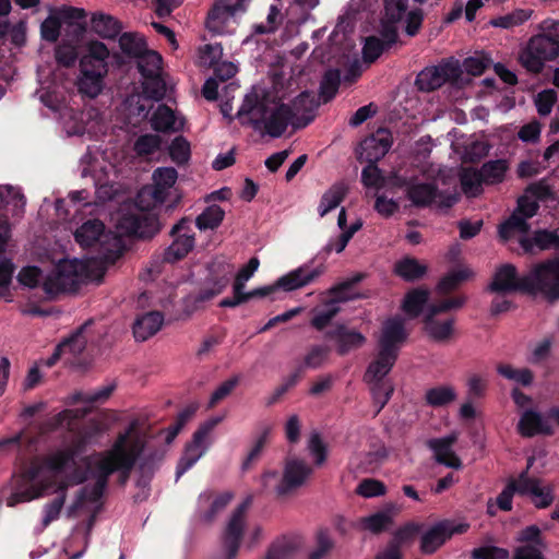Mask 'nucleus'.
I'll list each match as a JSON object with an SVG mask.
<instances>
[{"mask_svg":"<svg viewBox=\"0 0 559 559\" xmlns=\"http://www.w3.org/2000/svg\"><path fill=\"white\" fill-rule=\"evenodd\" d=\"M491 293L542 294L548 301L559 299V257L535 264L528 273L519 276L515 265H500L488 286Z\"/></svg>","mask_w":559,"mask_h":559,"instance_id":"obj_1","label":"nucleus"},{"mask_svg":"<svg viewBox=\"0 0 559 559\" xmlns=\"http://www.w3.org/2000/svg\"><path fill=\"white\" fill-rule=\"evenodd\" d=\"M132 427L120 432L111 448L104 452H96V471L103 472L107 483L114 473H118V483L124 486L144 452L145 441L139 436L131 437Z\"/></svg>","mask_w":559,"mask_h":559,"instance_id":"obj_2","label":"nucleus"},{"mask_svg":"<svg viewBox=\"0 0 559 559\" xmlns=\"http://www.w3.org/2000/svg\"><path fill=\"white\" fill-rule=\"evenodd\" d=\"M559 57V21L546 19L538 25V33L532 36L520 53V62L528 72L538 74L546 61Z\"/></svg>","mask_w":559,"mask_h":559,"instance_id":"obj_3","label":"nucleus"},{"mask_svg":"<svg viewBox=\"0 0 559 559\" xmlns=\"http://www.w3.org/2000/svg\"><path fill=\"white\" fill-rule=\"evenodd\" d=\"M93 278L91 265L82 260H60L45 277L43 289L53 298L60 294L76 293L80 287Z\"/></svg>","mask_w":559,"mask_h":559,"instance_id":"obj_4","label":"nucleus"},{"mask_svg":"<svg viewBox=\"0 0 559 559\" xmlns=\"http://www.w3.org/2000/svg\"><path fill=\"white\" fill-rule=\"evenodd\" d=\"M324 267L318 266L310 269L309 265L304 264L296 270L281 276L274 284L254 288L246 294V296L234 295L233 297H226L219 301V307L223 308H235L245 304L253 298L272 297L280 289L284 292H293L308 284L312 283L321 274H323Z\"/></svg>","mask_w":559,"mask_h":559,"instance_id":"obj_5","label":"nucleus"},{"mask_svg":"<svg viewBox=\"0 0 559 559\" xmlns=\"http://www.w3.org/2000/svg\"><path fill=\"white\" fill-rule=\"evenodd\" d=\"M90 412L91 408L88 407L64 409L55 415L48 426L49 430L66 428L68 431L73 432V438L67 449L75 459L85 452L87 445L99 435V429L96 425L79 427V421Z\"/></svg>","mask_w":559,"mask_h":559,"instance_id":"obj_6","label":"nucleus"},{"mask_svg":"<svg viewBox=\"0 0 559 559\" xmlns=\"http://www.w3.org/2000/svg\"><path fill=\"white\" fill-rule=\"evenodd\" d=\"M471 80L464 75V71L459 60L448 58L440 61L437 66L426 67L416 76L415 85L420 92H433L445 83L456 88H462L469 84Z\"/></svg>","mask_w":559,"mask_h":559,"instance_id":"obj_7","label":"nucleus"},{"mask_svg":"<svg viewBox=\"0 0 559 559\" xmlns=\"http://www.w3.org/2000/svg\"><path fill=\"white\" fill-rule=\"evenodd\" d=\"M408 338V332L405 329V321L402 317L395 316L386 319L381 329L378 340V354L372 368L389 367L393 368L402 345Z\"/></svg>","mask_w":559,"mask_h":559,"instance_id":"obj_8","label":"nucleus"},{"mask_svg":"<svg viewBox=\"0 0 559 559\" xmlns=\"http://www.w3.org/2000/svg\"><path fill=\"white\" fill-rule=\"evenodd\" d=\"M35 499V455L23 461L10 480L0 488V501L8 507Z\"/></svg>","mask_w":559,"mask_h":559,"instance_id":"obj_9","label":"nucleus"},{"mask_svg":"<svg viewBox=\"0 0 559 559\" xmlns=\"http://www.w3.org/2000/svg\"><path fill=\"white\" fill-rule=\"evenodd\" d=\"M39 464L37 463V474L39 473ZM70 487V481L66 477L55 475L51 479L45 481L37 478V498L56 493V497L44 506L43 509V525L46 527L51 522L57 520L64 506L67 499V491Z\"/></svg>","mask_w":559,"mask_h":559,"instance_id":"obj_10","label":"nucleus"},{"mask_svg":"<svg viewBox=\"0 0 559 559\" xmlns=\"http://www.w3.org/2000/svg\"><path fill=\"white\" fill-rule=\"evenodd\" d=\"M233 272L234 266L224 260H214L210 263L207 276L193 297L194 302H205L219 295L228 286Z\"/></svg>","mask_w":559,"mask_h":559,"instance_id":"obj_11","label":"nucleus"},{"mask_svg":"<svg viewBox=\"0 0 559 559\" xmlns=\"http://www.w3.org/2000/svg\"><path fill=\"white\" fill-rule=\"evenodd\" d=\"M80 462L83 466H76L70 475L66 477L70 481L71 485H80L85 483L88 477H94L95 483L92 487H88V491L86 492V501L97 502L102 499L108 483L103 474V472L96 471V459L95 455H85L81 457Z\"/></svg>","mask_w":559,"mask_h":559,"instance_id":"obj_12","label":"nucleus"},{"mask_svg":"<svg viewBox=\"0 0 559 559\" xmlns=\"http://www.w3.org/2000/svg\"><path fill=\"white\" fill-rule=\"evenodd\" d=\"M117 228L122 235L151 239L160 230L158 218L148 212L134 211L121 215Z\"/></svg>","mask_w":559,"mask_h":559,"instance_id":"obj_13","label":"nucleus"},{"mask_svg":"<svg viewBox=\"0 0 559 559\" xmlns=\"http://www.w3.org/2000/svg\"><path fill=\"white\" fill-rule=\"evenodd\" d=\"M223 420L222 416L212 417L202 423L199 428L193 432L192 440L187 444L185 454L180 459L176 477H181L188 469H190L199 459L205 453L206 448H202L204 441L213 431V429Z\"/></svg>","mask_w":559,"mask_h":559,"instance_id":"obj_14","label":"nucleus"},{"mask_svg":"<svg viewBox=\"0 0 559 559\" xmlns=\"http://www.w3.org/2000/svg\"><path fill=\"white\" fill-rule=\"evenodd\" d=\"M169 235L174 240L165 249L163 260L167 263H175L186 258L194 248L195 239L191 229V221L188 217H182L173 226Z\"/></svg>","mask_w":559,"mask_h":559,"instance_id":"obj_15","label":"nucleus"},{"mask_svg":"<svg viewBox=\"0 0 559 559\" xmlns=\"http://www.w3.org/2000/svg\"><path fill=\"white\" fill-rule=\"evenodd\" d=\"M251 504V497L246 498L233 512L223 536V545L226 550V559H236L243 532L245 518Z\"/></svg>","mask_w":559,"mask_h":559,"instance_id":"obj_16","label":"nucleus"},{"mask_svg":"<svg viewBox=\"0 0 559 559\" xmlns=\"http://www.w3.org/2000/svg\"><path fill=\"white\" fill-rule=\"evenodd\" d=\"M373 361H371L364 374V381L370 385V391L372 394V400L374 405L377 406L376 415H378L383 407L390 401L394 388L390 380H386V374L392 370V368L386 367H378L372 368Z\"/></svg>","mask_w":559,"mask_h":559,"instance_id":"obj_17","label":"nucleus"},{"mask_svg":"<svg viewBox=\"0 0 559 559\" xmlns=\"http://www.w3.org/2000/svg\"><path fill=\"white\" fill-rule=\"evenodd\" d=\"M312 467L300 459H287L284 466L283 477L276 487L278 496H286L300 488L312 475Z\"/></svg>","mask_w":559,"mask_h":559,"instance_id":"obj_18","label":"nucleus"},{"mask_svg":"<svg viewBox=\"0 0 559 559\" xmlns=\"http://www.w3.org/2000/svg\"><path fill=\"white\" fill-rule=\"evenodd\" d=\"M270 109L264 98H260L257 93H251L246 95L237 116L241 120V124H248L255 131H262Z\"/></svg>","mask_w":559,"mask_h":559,"instance_id":"obj_19","label":"nucleus"},{"mask_svg":"<svg viewBox=\"0 0 559 559\" xmlns=\"http://www.w3.org/2000/svg\"><path fill=\"white\" fill-rule=\"evenodd\" d=\"M407 198L417 207H427L438 199L439 207H451L456 199L453 195H444L435 183L420 182L411 185L407 188Z\"/></svg>","mask_w":559,"mask_h":559,"instance_id":"obj_20","label":"nucleus"},{"mask_svg":"<svg viewBox=\"0 0 559 559\" xmlns=\"http://www.w3.org/2000/svg\"><path fill=\"white\" fill-rule=\"evenodd\" d=\"M393 143L392 133L385 128H379L360 143V162L377 163L390 151Z\"/></svg>","mask_w":559,"mask_h":559,"instance_id":"obj_21","label":"nucleus"},{"mask_svg":"<svg viewBox=\"0 0 559 559\" xmlns=\"http://www.w3.org/2000/svg\"><path fill=\"white\" fill-rule=\"evenodd\" d=\"M530 465L520 473L521 490L520 496H531L532 503L537 509H546L554 502L552 487H542L540 479L528 476Z\"/></svg>","mask_w":559,"mask_h":559,"instance_id":"obj_22","label":"nucleus"},{"mask_svg":"<svg viewBox=\"0 0 559 559\" xmlns=\"http://www.w3.org/2000/svg\"><path fill=\"white\" fill-rule=\"evenodd\" d=\"M247 0H221L219 3L209 11L206 17V28L210 32L221 34L227 22L238 11L245 10V2Z\"/></svg>","mask_w":559,"mask_h":559,"instance_id":"obj_23","label":"nucleus"},{"mask_svg":"<svg viewBox=\"0 0 559 559\" xmlns=\"http://www.w3.org/2000/svg\"><path fill=\"white\" fill-rule=\"evenodd\" d=\"M320 106V102L312 92L304 91L292 102V109L295 111L293 127L302 129L310 124L314 119V112Z\"/></svg>","mask_w":559,"mask_h":559,"instance_id":"obj_24","label":"nucleus"},{"mask_svg":"<svg viewBox=\"0 0 559 559\" xmlns=\"http://www.w3.org/2000/svg\"><path fill=\"white\" fill-rule=\"evenodd\" d=\"M325 337L336 343V353L345 356L349 352L360 348L366 343V337L356 330H350L344 324H338L325 333Z\"/></svg>","mask_w":559,"mask_h":559,"instance_id":"obj_25","label":"nucleus"},{"mask_svg":"<svg viewBox=\"0 0 559 559\" xmlns=\"http://www.w3.org/2000/svg\"><path fill=\"white\" fill-rule=\"evenodd\" d=\"M516 430L523 438H533L538 435L552 436L555 433L552 426L535 409H526L522 413Z\"/></svg>","mask_w":559,"mask_h":559,"instance_id":"obj_26","label":"nucleus"},{"mask_svg":"<svg viewBox=\"0 0 559 559\" xmlns=\"http://www.w3.org/2000/svg\"><path fill=\"white\" fill-rule=\"evenodd\" d=\"M295 111L288 104H280L275 108H271L265 126L264 132L271 138H281L286 131L289 123L293 124Z\"/></svg>","mask_w":559,"mask_h":559,"instance_id":"obj_27","label":"nucleus"},{"mask_svg":"<svg viewBox=\"0 0 559 559\" xmlns=\"http://www.w3.org/2000/svg\"><path fill=\"white\" fill-rule=\"evenodd\" d=\"M80 76L78 79V91L88 98L97 97L104 87V78L107 73H103L100 69L91 66L80 64Z\"/></svg>","mask_w":559,"mask_h":559,"instance_id":"obj_28","label":"nucleus"},{"mask_svg":"<svg viewBox=\"0 0 559 559\" xmlns=\"http://www.w3.org/2000/svg\"><path fill=\"white\" fill-rule=\"evenodd\" d=\"M34 441L35 431L32 426H28L12 437L0 439V451L14 447L19 452L20 460L23 462L35 455Z\"/></svg>","mask_w":559,"mask_h":559,"instance_id":"obj_29","label":"nucleus"},{"mask_svg":"<svg viewBox=\"0 0 559 559\" xmlns=\"http://www.w3.org/2000/svg\"><path fill=\"white\" fill-rule=\"evenodd\" d=\"M438 314L439 313H432V310L428 309L423 319L424 331L431 340L445 342L453 335L455 319L449 318L441 321L437 318Z\"/></svg>","mask_w":559,"mask_h":559,"instance_id":"obj_30","label":"nucleus"},{"mask_svg":"<svg viewBox=\"0 0 559 559\" xmlns=\"http://www.w3.org/2000/svg\"><path fill=\"white\" fill-rule=\"evenodd\" d=\"M164 323V314L160 311H148L135 319L132 330L134 338L144 342L155 335Z\"/></svg>","mask_w":559,"mask_h":559,"instance_id":"obj_31","label":"nucleus"},{"mask_svg":"<svg viewBox=\"0 0 559 559\" xmlns=\"http://www.w3.org/2000/svg\"><path fill=\"white\" fill-rule=\"evenodd\" d=\"M366 278L365 273H356L349 278H346L345 281L332 286L328 289L326 295L329 296L325 301L329 302V305H336L341 302H346L349 300H356L364 298V295L361 294H350L352 288L359 284L361 281Z\"/></svg>","mask_w":559,"mask_h":559,"instance_id":"obj_32","label":"nucleus"},{"mask_svg":"<svg viewBox=\"0 0 559 559\" xmlns=\"http://www.w3.org/2000/svg\"><path fill=\"white\" fill-rule=\"evenodd\" d=\"M447 532L443 521L440 520L421 532L419 550L423 555L430 556L436 554L447 542Z\"/></svg>","mask_w":559,"mask_h":559,"instance_id":"obj_33","label":"nucleus"},{"mask_svg":"<svg viewBox=\"0 0 559 559\" xmlns=\"http://www.w3.org/2000/svg\"><path fill=\"white\" fill-rule=\"evenodd\" d=\"M92 323L93 322L91 320L86 321L68 338L61 342L55 349V357H61L66 353H69L74 357L82 354L88 341L87 329L92 325Z\"/></svg>","mask_w":559,"mask_h":559,"instance_id":"obj_34","label":"nucleus"},{"mask_svg":"<svg viewBox=\"0 0 559 559\" xmlns=\"http://www.w3.org/2000/svg\"><path fill=\"white\" fill-rule=\"evenodd\" d=\"M519 245L524 253L534 254L535 248L546 250L559 247V237L555 231L542 229L537 230L533 238L526 236L520 237Z\"/></svg>","mask_w":559,"mask_h":559,"instance_id":"obj_35","label":"nucleus"},{"mask_svg":"<svg viewBox=\"0 0 559 559\" xmlns=\"http://www.w3.org/2000/svg\"><path fill=\"white\" fill-rule=\"evenodd\" d=\"M394 274L407 283L421 280L428 272V266L414 257H404L394 264Z\"/></svg>","mask_w":559,"mask_h":559,"instance_id":"obj_36","label":"nucleus"},{"mask_svg":"<svg viewBox=\"0 0 559 559\" xmlns=\"http://www.w3.org/2000/svg\"><path fill=\"white\" fill-rule=\"evenodd\" d=\"M59 17L63 24L73 33V37L79 41L87 29L86 11L84 9L68 7L59 12Z\"/></svg>","mask_w":559,"mask_h":559,"instance_id":"obj_37","label":"nucleus"},{"mask_svg":"<svg viewBox=\"0 0 559 559\" xmlns=\"http://www.w3.org/2000/svg\"><path fill=\"white\" fill-rule=\"evenodd\" d=\"M91 27L104 39H115L122 29L121 23L116 17L102 12L92 15Z\"/></svg>","mask_w":559,"mask_h":559,"instance_id":"obj_38","label":"nucleus"},{"mask_svg":"<svg viewBox=\"0 0 559 559\" xmlns=\"http://www.w3.org/2000/svg\"><path fill=\"white\" fill-rule=\"evenodd\" d=\"M430 296L427 287H416L408 290L402 302V310L412 319L418 318Z\"/></svg>","mask_w":559,"mask_h":559,"instance_id":"obj_39","label":"nucleus"},{"mask_svg":"<svg viewBox=\"0 0 559 559\" xmlns=\"http://www.w3.org/2000/svg\"><path fill=\"white\" fill-rule=\"evenodd\" d=\"M105 225L99 219H88L83 223L74 233L75 241L83 248L94 246L103 236Z\"/></svg>","mask_w":559,"mask_h":559,"instance_id":"obj_40","label":"nucleus"},{"mask_svg":"<svg viewBox=\"0 0 559 559\" xmlns=\"http://www.w3.org/2000/svg\"><path fill=\"white\" fill-rule=\"evenodd\" d=\"M348 193V186L344 181L332 185L321 197L318 212L324 217L329 212L336 209Z\"/></svg>","mask_w":559,"mask_h":559,"instance_id":"obj_41","label":"nucleus"},{"mask_svg":"<svg viewBox=\"0 0 559 559\" xmlns=\"http://www.w3.org/2000/svg\"><path fill=\"white\" fill-rule=\"evenodd\" d=\"M108 57L109 50L106 45L102 41L94 40L88 44L87 53L81 58L80 64L98 68L103 73H108Z\"/></svg>","mask_w":559,"mask_h":559,"instance_id":"obj_42","label":"nucleus"},{"mask_svg":"<svg viewBox=\"0 0 559 559\" xmlns=\"http://www.w3.org/2000/svg\"><path fill=\"white\" fill-rule=\"evenodd\" d=\"M479 169L486 186L498 185L504 180L509 163L503 158L492 159L485 162Z\"/></svg>","mask_w":559,"mask_h":559,"instance_id":"obj_43","label":"nucleus"},{"mask_svg":"<svg viewBox=\"0 0 559 559\" xmlns=\"http://www.w3.org/2000/svg\"><path fill=\"white\" fill-rule=\"evenodd\" d=\"M528 230L527 218L513 211L509 218L499 225L498 234L501 240L508 241L515 233L525 235Z\"/></svg>","mask_w":559,"mask_h":559,"instance_id":"obj_44","label":"nucleus"},{"mask_svg":"<svg viewBox=\"0 0 559 559\" xmlns=\"http://www.w3.org/2000/svg\"><path fill=\"white\" fill-rule=\"evenodd\" d=\"M175 123V112L165 104H160L151 118V126L157 132L177 131Z\"/></svg>","mask_w":559,"mask_h":559,"instance_id":"obj_45","label":"nucleus"},{"mask_svg":"<svg viewBox=\"0 0 559 559\" xmlns=\"http://www.w3.org/2000/svg\"><path fill=\"white\" fill-rule=\"evenodd\" d=\"M115 384H108L100 389H97L94 392H82L78 391L69 396L67 403L68 404H78V403H86V404H96L104 403L109 399V396L115 391Z\"/></svg>","mask_w":559,"mask_h":559,"instance_id":"obj_46","label":"nucleus"},{"mask_svg":"<svg viewBox=\"0 0 559 559\" xmlns=\"http://www.w3.org/2000/svg\"><path fill=\"white\" fill-rule=\"evenodd\" d=\"M341 72L338 69H329L324 72L319 87V97L324 104L331 102L340 87Z\"/></svg>","mask_w":559,"mask_h":559,"instance_id":"obj_47","label":"nucleus"},{"mask_svg":"<svg viewBox=\"0 0 559 559\" xmlns=\"http://www.w3.org/2000/svg\"><path fill=\"white\" fill-rule=\"evenodd\" d=\"M119 46L126 56L134 59L147 49L145 39L138 33L121 34L119 37Z\"/></svg>","mask_w":559,"mask_h":559,"instance_id":"obj_48","label":"nucleus"},{"mask_svg":"<svg viewBox=\"0 0 559 559\" xmlns=\"http://www.w3.org/2000/svg\"><path fill=\"white\" fill-rule=\"evenodd\" d=\"M162 56L154 51L146 49L136 58V67L142 78L162 72Z\"/></svg>","mask_w":559,"mask_h":559,"instance_id":"obj_49","label":"nucleus"},{"mask_svg":"<svg viewBox=\"0 0 559 559\" xmlns=\"http://www.w3.org/2000/svg\"><path fill=\"white\" fill-rule=\"evenodd\" d=\"M225 211L216 204L207 206L195 218V225L200 230L216 229L223 222Z\"/></svg>","mask_w":559,"mask_h":559,"instance_id":"obj_50","label":"nucleus"},{"mask_svg":"<svg viewBox=\"0 0 559 559\" xmlns=\"http://www.w3.org/2000/svg\"><path fill=\"white\" fill-rule=\"evenodd\" d=\"M456 399L455 390L452 386L439 385L426 391L425 401L432 407H442Z\"/></svg>","mask_w":559,"mask_h":559,"instance_id":"obj_51","label":"nucleus"},{"mask_svg":"<svg viewBox=\"0 0 559 559\" xmlns=\"http://www.w3.org/2000/svg\"><path fill=\"white\" fill-rule=\"evenodd\" d=\"M462 190L472 197H477L483 192V175L480 169L466 168L462 171L460 177Z\"/></svg>","mask_w":559,"mask_h":559,"instance_id":"obj_52","label":"nucleus"},{"mask_svg":"<svg viewBox=\"0 0 559 559\" xmlns=\"http://www.w3.org/2000/svg\"><path fill=\"white\" fill-rule=\"evenodd\" d=\"M392 523V516L385 511L376 512L360 520L362 530L369 531L372 534H381L386 531Z\"/></svg>","mask_w":559,"mask_h":559,"instance_id":"obj_53","label":"nucleus"},{"mask_svg":"<svg viewBox=\"0 0 559 559\" xmlns=\"http://www.w3.org/2000/svg\"><path fill=\"white\" fill-rule=\"evenodd\" d=\"M322 306L321 309H313V317L311 319V325L318 331H323L341 311L340 306L329 305L325 300Z\"/></svg>","mask_w":559,"mask_h":559,"instance_id":"obj_54","label":"nucleus"},{"mask_svg":"<svg viewBox=\"0 0 559 559\" xmlns=\"http://www.w3.org/2000/svg\"><path fill=\"white\" fill-rule=\"evenodd\" d=\"M532 11L524 9H516L508 14L491 19L489 24L493 27L512 28L522 25L531 16Z\"/></svg>","mask_w":559,"mask_h":559,"instance_id":"obj_55","label":"nucleus"},{"mask_svg":"<svg viewBox=\"0 0 559 559\" xmlns=\"http://www.w3.org/2000/svg\"><path fill=\"white\" fill-rule=\"evenodd\" d=\"M455 441L456 437L454 435H450L443 438L429 439L427 441V445L433 451L435 459L439 464L444 466H454L456 463H448L443 460V456L452 451L451 448Z\"/></svg>","mask_w":559,"mask_h":559,"instance_id":"obj_56","label":"nucleus"},{"mask_svg":"<svg viewBox=\"0 0 559 559\" xmlns=\"http://www.w3.org/2000/svg\"><path fill=\"white\" fill-rule=\"evenodd\" d=\"M424 528L425 523L409 521L400 526L393 533V540L391 544L400 549L401 545L412 542L419 533L424 531Z\"/></svg>","mask_w":559,"mask_h":559,"instance_id":"obj_57","label":"nucleus"},{"mask_svg":"<svg viewBox=\"0 0 559 559\" xmlns=\"http://www.w3.org/2000/svg\"><path fill=\"white\" fill-rule=\"evenodd\" d=\"M497 371L503 378L513 380L524 386L531 385L534 380V374L528 368L515 369L511 365L500 364Z\"/></svg>","mask_w":559,"mask_h":559,"instance_id":"obj_58","label":"nucleus"},{"mask_svg":"<svg viewBox=\"0 0 559 559\" xmlns=\"http://www.w3.org/2000/svg\"><path fill=\"white\" fill-rule=\"evenodd\" d=\"M143 93L144 95L153 100H160L166 94V83L162 78V72H158L148 78L143 79Z\"/></svg>","mask_w":559,"mask_h":559,"instance_id":"obj_59","label":"nucleus"},{"mask_svg":"<svg viewBox=\"0 0 559 559\" xmlns=\"http://www.w3.org/2000/svg\"><path fill=\"white\" fill-rule=\"evenodd\" d=\"M162 138L157 134L146 133L140 135L134 144L133 151L138 156H148L154 154L156 151L160 148Z\"/></svg>","mask_w":559,"mask_h":559,"instance_id":"obj_60","label":"nucleus"},{"mask_svg":"<svg viewBox=\"0 0 559 559\" xmlns=\"http://www.w3.org/2000/svg\"><path fill=\"white\" fill-rule=\"evenodd\" d=\"M0 199L7 206H13V215H19L25 206L24 195L12 186H0Z\"/></svg>","mask_w":559,"mask_h":559,"instance_id":"obj_61","label":"nucleus"},{"mask_svg":"<svg viewBox=\"0 0 559 559\" xmlns=\"http://www.w3.org/2000/svg\"><path fill=\"white\" fill-rule=\"evenodd\" d=\"M168 151L171 160L179 166L186 164L191 155L190 143L182 135L171 141Z\"/></svg>","mask_w":559,"mask_h":559,"instance_id":"obj_62","label":"nucleus"},{"mask_svg":"<svg viewBox=\"0 0 559 559\" xmlns=\"http://www.w3.org/2000/svg\"><path fill=\"white\" fill-rule=\"evenodd\" d=\"M388 49L380 37L374 35L368 36L362 47L364 61L372 63Z\"/></svg>","mask_w":559,"mask_h":559,"instance_id":"obj_63","label":"nucleus"},{"mask_svg":"<svg viewBox=\"0 0 559 559\" xmlns=\"http://www.w3.org/2000/svg\"><path fill=\"white\" fill-rule=\"evenodd\" d=\"M509 557V550L498 546L477 547L469 554L471 559H508Z\"/></svg>","mask_w":559,"mask_h":559,"instance_id":"obj_64","label":"nucleus"}]
</instances>
